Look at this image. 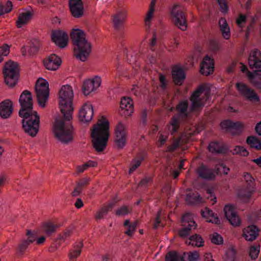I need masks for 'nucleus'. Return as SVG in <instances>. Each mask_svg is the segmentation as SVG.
Here are the masks:
<instances>
[{
  "mask_svg": "<svg viewBox=\"0 0 261 261\" xmlns=\"http://www.w3.org/2000/svg\"><path fill=\"white\" fill-rule=\"evenodd\" d=\"M91 137L94 148L97 152L103 151L110 137V124L104 117L99 118L91 128Z\"/></svg>",
  "mask_w": 261,
  "mask_h": 261,
  "instance_id": "nucleus-1",
  "label": "nucleus"
},
{
  "mask_svg": "<svg viewBox=\"0 0 261 261\" xmlns=\"http://www.w3.org/2000/svg\"><path fill=\"white\" fill-rule=\"evenodd\" d=\"M70 35L73 45L74 56L81 61H86L91 53L92 45L86 39L84 32L80 29L73 28Z\"/></svg>",
  "mask_w": 261,
  "mask_h": 261,
  "instance_id": "nucleus-2",
  "label": "nucleus"
},
{
  "mask_svg": "<svg viewBox=\"0 0 261 261\" xmlns=\"http://www.w3.org/2000/svg\"><path fill=\"white\" fill-rule=\"evenodd\" d=\"M71 120H64L61 117L55 118L53 132L57 141L64 145L71 143L73 140V128Z\"/></svg>",
  "mask_w": 261,
  "mask_h": 261,
  "instance_id": "nucleus-3",
  "label": "nucleus"
},
{
  "mask_svg": "<svg viewBox=\"0 0 261 261\" xmlns=\"http://www.w3.org/2000/svg\"><path fill=\"white\" fill-rule=\"evenodd\" d=\"M73 97L74 93L71 86L66 85L61 88L59 92V107L65 119H72Z\"/></svg>",
  "mask_w": 261,
  "mask_h": 261,
  "instance_id": "nucleus-4",
  "label": "nucleus"
},
{
  "mask_svg": "<svg viewBox=\"0 0 261 261\" xmlns=\"http://www.w3.org/2000/svg\"><path fill=\"white\" fill-rule=\"evenodd\" d=\"M249 65L252 72H248V77L255 86L259 87L261 80V53L258 50L251 52L249 58Z\"/></svg>",
  "mask_w": 261,
  "mask_h": 261,
  "instance_id": "nucleus-5",
  "label": "nucleus"
},
{
  "mask_svg": "<svg viewBox=\"0 0 261 261\" xmlns=\"http://www.w3.org/2000/svg\"><path fill=\"white\" fill-rule=\"evenodd\" d=\"M168 11L171 22L181 31H186L187 29V20L182 4L173 3L169 6Z\"/></svg>",
  "mask_w": 261,
  "mask_h": 261,
  "instance_id": "nucleus-6",
  "label": "nucleus"
},
{
  "mask_svg": "<svg viewBox=\"0 0 261 261\" xmlns=\"http://www.w3.org/2000/svg\"><path fill=\"white\" fill-rule=\"evenodd\" d=\"M35 93L39 106L42 108H45L49 95L48 82L43 78H39L36 83Z\"/></svg>",
  "mask_w": 261,
  "mask_h": 261,
  "instance_id": "nucleus-7",
  "label": "nucleus"
},
{
  "mask_svg": "<svg viewBox=\"0 0 261 261\" xmlns=\"http://www.w3.org/2000/svg\"><path fill=\"white\" fill-rule=\"evenodd\" d=\"M22 118V127L31 137H35L39 131L40 117L37 112L20 116Z\"/></svg>",
  "mask_w": 261,
  "mask_h": 261,
  "instance_id": "nucleus-8",
  "label": "nucleus"
},
{
  "mask_svg": "<svg viewBox=\"0 0 261 261\" xmlns=\"http://www.w3.org/2000/svg\"><path fill=\"white\" fill-rule=\"evenodd\" d=\"M4 82L9 87H13L18 82L19 70L16 62L9 61L4 66L3 70Z\"/></svg>",
  "mask_w": 261,
  "mask_h": 261,
  "instance_id": "nucleus-9",
  "label": "nucleus"
},
{
  "mask_svg": "<svg viewBox=\"0 0 261 261\" xmlns=\"http://www.w3.org/2000/svg\"><path fill=\"white\" fill-rule=\"evenodd\" d=\"M208 92V87L206 85L200 86L191 96V100L192 102V109L193 110L198 109L205 104Z\"/></svg>",
  "mask_w": 261,
  "mask_h": 261,
  "instance_id": "nucleus-10",
  "label": "nucleus"
},
{
  "mask_svg": "<svg viewBox=\"0 0 261 261\" xmlns=\"http://www.w3.org/2000/svg\"><path fill=\"white\" fill-rule=\"evenodd\" d=\"M19 102L21 107L19 112V116L37 112L33 110V100L32 93L30 91L24 90L22 92L19 97Z\"/></svg>",
  "mask_w": 261,
  "mask_h": 261,
  "instance_id": "nucleus-11",
  "label": "nucleus"
},
{
  "mask_svg": "<svg viewBox=\"0 0 261 261\" xmlns=\"http://www.w3.org/2000/svg\"><path fill=\"white\" fill-rule=\"evenodd\" d=\"M101 82V77L98 75H95L84 80L81 86L83 94L87 96L95 92L100 87Z\"/></svg>",
  "mask_w": 261,
  "mask_h": 261,
  "instance_id": "nucleus-12",
  "label": "nucleus"
},
{
  "mask_svg": "<svg viewBox=\"0 0 261 261\" xmlns=\"http://www.w3.org/2000/svg\"><path fill=\"white\" fill-rule=\"evenodd\" d=\"M127 136L126 125L122 122H119L115 127L114 145L118 149L123 148L127 141Z\"/></svg>",
  "mask_w": 261,
  "mask_h": 261,
  "instance_id": "nucleus-13",
  "label": "nucleus"
},
{
  "mask_svg": "<svg viewBox=\"0 0 261 261\" xmlns=\"http://www.w3.org/2000/svg\"><path fill=\"white\" fill-rule=\"evenodd\" d=\"M236 88L240 94L247 100L254 103H260L259 97L256 92L248 87L243 83H237L236 84Z\"/></svg>",
  "mask_w": 261,
  "mask_h": 261,
  "instance_id": "nucleus-14",
  "label": "nucleus"
},
{
  "mask_svg": "<svg viewBox=\"0 0 261 261\" xmlns=\"http://www.w3.org/2000/svg\"><path fill=\"white\" fill-rule=\"evenodd\" d=\"M94 115V108L92 103L87 101L83 103L79 110V119L83 123L90 122Z\"/></svg>",
  "mask_w": 261,
  "mask_h": 261,
  "instance_id": "nucleus-15",
  "label": "nucleus"
},
{
  "mask_svg": "<svg viewBox=\"0 0 261 261\" xmlns=\"http://www.w3.org/2000/svg\"><path fill=\"white\" fill-rule=\"evenodd\" d=\"M51 39L55 45L61 48L66 47L68 44V34L63 30L53 31L51 33Z\"/></svg>",
  "mask_w": 261,
  "mask_h": 261,
  "instance_id": "nucleus-16",
  "label": "nucleus"
},
{
  "mask_svg": "<svg viewBox=\"0 0 261 261\" xmlns=\"http://www.w3.org/2000/svg\"><path fill=\"white\" fill-rule=\"evenodd\" d=\"M224 212L226 219L233 226L238 227L240 225L241 220L232 205H226L224 207Z\"/></svg>",
  "mask_w": 261,
  "mask_h": 261,
  "instance_id": "nucleus-17",
  "label": "nucleus"
},
{
  "mask_svg": "<svg viewBox=\"0 0 261 261\" xmlns=\"http://www.w3.org/2000/svg\"><path fill=\"white\" fill-rule=\"evenodd\" d=\"M182 221L184 227L180 230L179 235L181 237H185L190 233L191 230L196 228V224L192 216L188 214L184 216Z\"/></svg>",
  "mask_w": 261,
  "mask_h": 261,
  "instance_id": "nucleus-18",
  "label": "nucleus"
},
{
  "mask_svg": "<svg viewBox=\"0 0 261 261\" xmlns=\"http://www.w3.org/2000/svg\"><path fill=\"white\" fill-rule=\"evenodd\" d=\"M120 108L122 115L125 117L131 116L134 111L132 99L130 97H123L120 100Z\"/></svg>",
  "mask_w": 261,
  "mask_h": 261,
  "instance_id": "nucleus-19",
  "label": "nucleus"
},
{
  "mask_svg": "<svg viewBox=\"0 0 261 261\" xmlns=\"http://www.w3.org/2000/svg\"><path fill=\"white\" fill-rule=\"evenodd\" d=\"M69 10L75 18H80L84 14V6L82 0H69Z\"/></svg>",
  "mask_w": 261,
  "mask_h": 261,
  "instance_id": "nucleus-20",
  "label": "nucleus"
},
{
  "mask_svg": "<svg viewBox=\"0 0 261 261\" xmlns=\"http://www.w3.org/2000/svg\"><path fill=\"white\" fill-rule=\"evenodd\" d=\"M62 63L61 59L55 54H51L43 61V64L46 69L55 71L57 70Z\"/></svg>",
  "mask_w": 261,
  "mask_h": 261,
  "instance_id": "nucleus-21",
  "label": "nucleus"
},
{
  "mask_svg": "<svg viewBox=\"0 0 261 261\" xmlns=\"http://www.w3.org/2000/svg\"><path fill=\"white\" fill-rule=\"evenodd\" d=\"M157 0H151L144 15V21L146 28H150L155 17V5Z\"/></svg>",
  "mask_w": 261,
  "mask_h": 261,
  "instance_id": "nucleus-22",
  "label": "nucleus"
},
{
  "mask_svg": "<svg viewBox=\"0 0 261 261\" xmlns=\"http://www.w3.org/2000/svg\"><path fill=\"white\" fill-rule=\"evenodd\" d=\"M214 69L213 59L208 56H205L200 65V71L204 75H208L213 73Z\"/></svg>",
  "mask_w": 261,
  "mask_h": 261,
  "instance_id": "nucleus-23",
  "label": "nucleus"
},
{
  "mask_svg": "<svg viewBox=\"0 0 261 261\" xmlns=\"http://www.w3.org/2000/svg\"><path fill=\"white\" fill-rule=\"evenodd\" d=\"M13 111L12 102L9 99H6L0 103V116L4 119L10 117Z\"/></svg>",
  "mask_w": 261,
  "mask_h": 261,
  "instance_id": "nucleus-24",
  "label": "nucleus"
},
{
  "mask_svg": "<svg viewBox=\"0 0 261 261\" xmlns=\"http://www.w3.org/2000/svg\"><path fill=\"white\" fill-rule=\"evenodd\" d=\"M127 16L128 12L126 10H121L117 11L114 15L113 19L115 29H118L122 27Z\"/></svg>",
  "mask_w": 261,
  "mask_h": 261,
  "instance_id": "nucleus-25",
  "label": "nucleus"
},
{
  "mask_svg": "<svg viewBox=\"0 0 261 261\" xmlns=\"http://www.w3.org/2000/svg\"><path fill=\"white\" fill-rule=\"evenodd\" d=\"M173 80L175 84L181 85L186 79V74L182 68L179 66L174 67L172 70Z\"/></svg>",
  "mask_w": 261,
  "mask_h": 261,
  "instance_id": "nucleus-26",
  "label": "nucleus"
},
{
  "mask_svg": "<svg viewBox=\"0 0 261 261\" xmlns=\"http://www.w3.org/2000/svg\"><path fill=\"white\" fill-rule=\"evenodd\" d=\"M258 234V230L254 225L249 226L243 230V237L247 241L255 240Z\"/></svg>",
  "mask_w": 261,
  "mask_h": 261,
  "instance_id": "nucleus-27",
  "label": "nucleus"
},
{
  "mask_svg": "<svg viewBox=\"0 0 261 261\" xmlns=\"http://www.w3.org/2000/svg\"><path fill=\"white\" fill-rule=\"evenodd\" d=\"M220 127L222 129L227 131H230L232 129L240 130L244 127V124L239 121L232 122L230 120H226L220 123Z\"/></svg>",
  "mask_w": 261,
  "mask_h": 261,
  "instance_id": "nucleus-28",
  "label": "nucleus"
},
{
  "mask_svg": "<svg viewBox=\"0 0 261 261\" xmlns=\"http://www.w3.org/2000/svg\"><path fill=\"white\" fill-rule=\"evenodd\" d=\"M32 13L29 10H25L20 13L16 21V25L18 28H21L28 24L32 17Z\"/></svg>",
  "mask_w": 261,
  "mask_h": 261,
  "instance_id": "nucleus-29",
  "label": "nucleus"
},
{
  "mask_svg": "<svg viewBox=\"0 0 261 261\" xmlns=\"http://www.w3.org/2000/svg\"><path fill=\"white\" fill-rule=\"evenodd\" d=\"M201 215L203 218L205 219L206 222H211L214 224H218L220 220L213 212L208 208H205L201 211Z\"/></svg>",
  "mask_w": 261,
  "mask_h": 261,
  "instance_id": "nucleus-30",
  "label": "nucleus"
},
{
  "mask_svg": "<svg viewBox=\"0 0 261 261\" xmlns=\"http://www.w3.org/2000/svg\"><path fill=\"white\" fill-rule=\"evenodd\" d=\"M197 173L199 177L204 179H212L215 177L214 172L203 165L197 169Z\"/></svg>",
  "mask_w": 261,
  "mask_h": 261,
  "instance_id": "nucleus-31",
  "label": "nucleus"
},
{
  "mask_svg": "<svg viewBox=\"0 0 261 261\" xmlns=\"http://www.w3.org/2000/svg\"><path fill=\"white\" fill-rule=\"evenodd\" d=\"M219 27L223 38L226 40L229 39L230 37V30L225 18L220 19Z\"/></svg>",
  "mask_w": 261,
  "mask_h": 261,
  "instance_id": "nucleus-32",
  "label": "nucleus"
},
{
  "mask_svg": "<svg viewBox=\"0 0 261 261\" xmlns=\"http://www.w3.org/2000/svg\"><path fill=\"white\" fill-rule=\"evenodd\" d=\"M186 243L191 245L193 247H200L203 245V240L202 237L199 234H195L190 237L186 241Z\"/></svg>",
  "mask_w": 261,
  "mask_h": 261,
  "instance_id": "nucleus-33",
  "label": "nucleus"
},
{
  "mask_svg": "<svg viewBox=\"0 0 261 261\" xmlns=\"http://www.w3.org/2000/svg\"><path fill=\"white\" fill-rule=\"evenodd\" d=\"M200 258V254L197 251L186 252L182 254V261H198Z\"/></svg>",
  "mask_w": 261,
  "mask_h": 261,
  "instance_id": "nucleus-34",
  "label": "nucleus"
},
{
  "mask_svg": "<svg viewBox=\"0 0 261 261\" xmlns=\"http://www.w3.org/2000/svg\"><path fill=\"white\" fill-rule=\"evenodd\" d=\"M247 143L252 148L257 150L261 149V141L256 137L250 136L246 140Z\"/></svg>",
  "mask_w": 261,
  "mask_h": 261,
  "instance_id": "nucleus-35",
  "label": "nucleus"
},
{
  "mask_svg": "<svg viewBox=\"0 0 261 261\" xmlns=\"http://www.w3.org/2000/svg\"><path fill=\"white\" fill-rule=\"evenodd\" d=\"M57 227V225L52 222H47L43 224L42 229L44 233L49 236L56 230Z\"/></svg>",
  "mask_w": 261,
  "mask_h": 261,
  "instance_id": "nucleus-36",
  "label": "nucleus"
},
{
  "mask_svg": "<svg viewBox=\"0 0 261 261\" xmlns=\"http://www.w3.org/2000/svg\"><path fill=\"white\" fill-rule=\"evenodd\" d=\"M125 228V233L128 236H132L136 231L137 224L136 223H130L129 220H126L124 223Z\"/></svg>",
  "mask_w": 261,
  "mask_h": 261,
  "instance_id": "nucleus-37",
  "label": "nucleus"
},
{
  "mask_svg": "<svg viewBox=\"0 0 261 261\" xmlns=\"http://www.w3.org/2000/svg\"><path fill=\"white\" fill-rule=\"evenodd\" d=\"M83 247V244L81 242L79 243L76 245V248L70 252L69 258L70 261H75L76 258L81 254V249Z\"/></svg>",
  "mask_w": 261,
  "mask_h": 261,
  "instance_id": "nucleus-38",
  "label": "nucleus"
},
{
  "mask_svg": "<svg viewBox=\"0 0 261 261\" xmlns=\"http://www.w3.org/2000/svg\"><path fill=\"white\" fill-rule=\"evenodd\" d=\"M166 261H182V255L175 251L169 252L165 256Z\"/></svg>",
  "mask_w": 261,
  "mask_h": 261,
  "instance_id": "nucleus-39",
  "label": "nucleus"
},
{
  "mask_svg": "<svg viewBox=\"0 0 261 261\" xmlns=\"http://www.w3.org/2000/svg\"><path fill=\"white\" fill-rule=\"evenodd\" d=\"M36 50L35 46H32L30 44L23 46L21 48V52L23 56H31Z\"/></svg>",
  "mask_w": 261,
  "mask_h": 261,
  "instance_id": "nucleus-40",
  "label": "nucleus"
},
{
  "mask_svg": "<svg viewBox=\"0 0 261 261\" xmlns=\"http://www.w3.org/2000/svg\"><path fill=\"white\" fill-rule=\"evenodd\" d=\"M208 150L211 152L220 153L222 151L223 148L221 144L213 142L210 143L208 146Z\"/></svg>",
  "mask_w": 261,
  "mask_h": 261,
  "instance_id": "nucleus-41",
  "label": "nucleus"
},
{
  "mask_svg": "<svg viewBox=\"0 0 261 261\" xmlns=\"http://www.w3.org/2000/svg\"><path fill=\"white\" fill-rule=\"evenodd\" d=\"M179 122L177 118L176 117H173L172 119L170 125L167 127L168 130L173 134L178 128Z\"/></svg>",
  "mask_w": 261,
  "mask_h": 261,
  "instance_id": "nucleus-42",
  "label": "nucleus"
},
{
  "mask_svg": "<svg viewBox=\"0 0 261 261\" xmlns=\"http://www.w3.org/2000/svg\"><path fill=\"white\" fill-rule=\"evenodd\" d=\"M90 181V179L89 178H85L83 179L81 181H80L75 187L74 191L73 192V196H76L80 193L81 191L82 188L83 186L87 185L89 181Z\"/></svg>",
  "mask_w": 261,
  "mask_h": 261,
  "instance_id": "nucleus-43",
  "label": "nucleus"
},
{
  "mask_svg": "<svg viewBox=\"0 0 261 261\" xmlns=\"http://www.w3.org/2000/svg\"><path fill=\"white\" fill-rule=\"evenodd\" d=\"M260 252V246L253 245L250 247L249 254L252 259H256Z\"/></svg>",
  "mask_w": 261,
  "mask_h": 261,
  "instance_id": "nucleus-44",
  "label": "nucleus"
},
{
  "mask_svg": "<svg viewBox=\"0 0 261 261\" xmlns=\"http://www.w3.org/2000/svg\"><path fill=\"white\" fill-rule=\"evenodd\" d=\"M236 257L235 250L232 248H228L225 252L224 257L225 261H234Z\"/></svg>",
  "mask_w": 261,
  "mask_h": 261,
  "instance_id": "nucleus-45",
  "label": "nucleus"
},
{
  "mask_svg": "<svg viewBox=\"0 0 261 261\" xmlns=\"http://www.w3.org/2000/svg\"><path fill=\"white\" fill-rule=\"evenodd\" d=\"M211 242L216 245H221L223 243L222 237L217 232H214L210 236Z\"/></svg>",
  "mask_w": 261,
  "mask_h": 261,
  "instance_id": "nucleus-46",
  "label": "nucleus"
},
{
  "mask_svg": "<svg viewBox=\"0 0 261 261\" xmlns=\"http://www.w3.org/2000/svg\"><path fill=\"white\" fill-rule=\"evenodd\" d=\"M233 154H239L242 156H246L249 154L247 150L243 146H236L232 152Z\"/></svg>",
  "mask_w": 261,
  "mask_h": 261,
  "instance_id": "nucleus-47",
  "label": "nucleus"
},
{
  "mask_svg": "<svg viewBox=\"0 0 261 261\" xmlns=\"http://www.w3.org/2000/svg\"><path fill=\"white\" fill-rule=\"evenodd\" d=\"M216 169L218 173L220 174L227 175L230 171L229 168L227 167L223 163L220 162L217 165Z\"/></svg>",
  "mask_w": 261,
  "mask_h": 261,
  "instance_id": "nucleus-48",
  "label": "nucleus"
},
{
  "mask_svg": "<svg viewBox=\"0 0 261 261\" xmlns=\"http://www.w3.org/2000/svg\"><path fill=\"white\" fill-rule=\"evenodd\" d=\"M112 206L109 205L103 207L99 210L95 214V218L96 220L102 219L108 213L109 209L111 208Z\"/></svg>",
  "mask_w": 261,
  "mask_h": 261,
  "instance_id": "nucleus-49",
  "label": "nucleus"
},
{
  "mask_svg": "<svg viewBox=\"0 0 261 261\" xmlns=\"http://www.w3.org/2000/svg\"><path fill=\"white\" fill-rule=\"evenodd\" d=\"M143 160L142 158L134 159L131 163L129 172L131 173L134 172L140 165Z\"/></svg>",
  "mask_w": 261,
  "mask_h": 261,
  "instance_id": "nucleus-50",
  "label": "nucleus"
},
{
  "mask_svg": "<svg viewBox=\"0 0 261 261\" xmlns=\"http://www.w3.org/2000/svg\"><path fill=\"white\" fill-rule=\"evenodd\" d=\"M30 245V243H29L25 240H22L18 246L17 251V253H23Z\"/></svg>",
  "mask_w": 261,
  "mask_h": 261,
  "instance_id": "nucleus-51",
  "label": "nucleus"
},
{
  "mask_svg": "<svg viewBox=\"0 0 261 261\" xmlns=\"http://www.w3.org/2000/svg\"><path fill=\"white\" fill-rule=\"evenodd\" d=\"M9 47L7 45H3L0 47V63L3 61L4 57L9 54Z\"/></svg>",
  "mask_w": 261,
  "mask_h": 261,
  "instance_id": "nucleus-52",
  "label": "nucleus"
},
{
  "mask_svg": "<svg viewBox=\"0 0 261 261\" xmlns=\"http://www.w3.org/2000/svg\"><path fill=\"white\" fill-rule=\"evenodd\" d=\"M246 20V16L242 14H240L238 17L236 19V23L238 26L241 28H242Z\"/></svg>",
  "mask_w": 261,
  "mask_h": 261,
  "instance_id": "nucleus-53",
  "label": "nucleus"
},
{
  "mask_svg": "<svg viewBox=\"0 0 261 261\" xmlns=\"http://www.w3.org/2000/svg\"><path fill=\"white\" fill-rule=\"evenodd\" d=\"M130 209L128 206H123L117 210L116 214L118 216H124L127 215Z\"/></svg>",
  "mask_w": 261,
  "mask_h": 261,
  "instance_id": "nucleus-54",
  "label": "nucleus"
},
{
  "mask_svg": "<svg viewBox=\"0 0 261 261\" xmlns=\"http://www.w3.org/2000/svg\"><path fill=\"white\" fill-rule=\"evenodd\" d=\"M188 107V102L187 100L182 101L179 103L177 107V110L181 114L185 113Z\"/></svg>",
  "mask_w": 261,
  "mask_h": 261,
  "instance_id": "nucleus-55",
  "label": "nucleus"
},
{
  "mask_svg": "<svg viewBox=\"0 0 261 261\" xmlns=\"http://www.w3.org/2000/svg\"><path fill=\"white\" fill-rule=\"evenodd\" d=\"M27 239L25 240L30 244L34 242L36 240V234L31 231H28L27 233Z\"/></svg>",
  "mask_w": 261,
  "mask_h": 261,
  "instance_id": "nucleus-56",
  "label": "nucleus"
},
{
  "mask_svg": "<svg viewBox=\"0 0 261 261\" xmlns=\"http://www.w3.org/2000/svg\"><path fill=\"white\" fill-rule=\"evenodd\" d=\"M217 1L220 6L221 11L223 13H226L228 10V7L226 3V1L217 0Z\"/></svg>",
  "mask_w": 261,
  "mask_h": 261,
  "instance_id": "nucleus-57",
  "label": "nucleus"
},
{
  "mask_svg": "<svg viewBox=\"0 0 261 261\" xmlns=\"http://www.w3.org/2000/svg\"><path fill=\"white\" fill-rule=\"evenodd\" d=\"M206 192L207 194V198L212 201L213 204L217 202V198L213 191L210 190H207Z\"/></svg>",
  "mask_w": 261,
  "mask_h": 261,
  "instance_id": "nucleus-58",
  "label": "nucleus"
},
{
  "mask_svg": "<svg viewBox=\"0 0 261 261\" xmlns=\"http://www.w3.org/2000/svg\"><path fill=\"white\" fill-rule=\"evenodd\" d=\"M13 5L11 1H8L4 8L5 13H8L11 12L12 10Z\"/></svg>",
  "mask_w": 261,
  "mask_h": 261,
  "instance_id": "nucleus-59",
  "label": "nucleus"
},
{
  "mask_svg": "<svg viewBox=\"0 0 261 261\" xmlns=\"http://www.w3.org/2000/svg\"><path fill=\"white\" fill-rule=\"evenodd\" d=\"M161 211H159L156 216V217H155V222H154V227L155 228H158L160 226V223H161V220H160V217H161Z\"/></svg>",
  "mask_w": 261,
  "mask_h": 261,
  "instance_id": "nucleus-60",
  "label": "nucleus"
},
{
  "mask_svg": "<svg viewBox=\"0 0 261 261\" xmlns=\"http://www.w3.org/2000/svg\"><path fill=\"white\" fill-rule=\"evenodd\" d=\"M157 42V35L156 32L153 31L152 32L151 38L150 41V44L151 46H154L156 44Z\"/></svg>",
  "mask_w": 261,
  "mask_h": 261,
  "instance_id": "nucleus-61",
  "label": "nucleus"
},
{
  "mask_svg": "<svg viewBox=\"0 0 261 261\" xmlns=\"http://www.w3.org/2000/svg\"><path fill=\"white\" fill-rule=\"evenodd\" d=\"M159 79L161 83V87L162 89H164L166 88L167 81L165 79V77L163 74H160Z\"/></svg>",
  "mask_w": 261,
  "mask_h": 261,
  "instance_id": "nucleus-62",
  "label": "nucleus"
},
{
  "mask_svg": "<svg viewBox=\"0 0 261 261\" xmlns=\"http://www.w3.org/2000/svg\"><path fill=\"white\" fill-rule=\"evenodd\" d=\"M243 177L244 180L248 184L251 183L253 180V178L252 177L251 175L248 173H244Z\"/></svg>",
  "mask_w": 261,
  "mask_h": 261,
  "instance_id": "nucleus-63",
  "label": "nucleus"
},
{
  "mask_svg": "<svg viewBox=\"0 0 261 261\" xmlns=\"http://www.w3.org/2000/svg\"><path fill=\"white\" fill-rule=\"evenodd\" d=\"M88 168L86 163L82 165L78 166L76 167L77 172L79 173L83 172Z\"/></svg>",
  "mask_w": 261,
  "mask_h": 261,
  "instance_id": "nucleus-64",
  "label": "nucleus"
}]
</instances>
